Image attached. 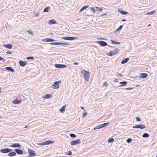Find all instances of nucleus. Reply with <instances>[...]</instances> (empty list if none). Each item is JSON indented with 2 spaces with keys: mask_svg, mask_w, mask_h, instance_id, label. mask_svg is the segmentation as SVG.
<instances>
[{
  "mask_svg": "<svg viewBox=\"0 0 157 157\" xmlns=\"http://www.w3.org/2000/svg\"><path fill=\"white\" fill-rule=\"evenodd\" d=\"M66 106V105H63L60 109V111L61 113H63L65 110Z\"/></svg>",
  "mask_w": 157,
  "mask_h": 157,
  "instance_id": "obj_22",
  "label": "nucleus"
},
{
  "mask_svg": "<svg viewBox=\"0 0 157 157\" xmlns=\"http://www.w3.org/2000/svg\"><path fill=\"white\" fill-rule=\"evenodd\" d=\"M12 151V149L7 148L2 149L0 150V151L2 153H6L10 152Z\"/></svg>",
  "mask_w": 157,
  "mask_h": 157,
  "instance_id": "obj_6",
  "label": "nucleus"
},
{
  "mask_svg": "<svg viewBox=\"0 0 157 157\" xmlns=\"http://www.w3.org/2000/svg\"><path fill=\"white\" fill-rule=\"evenodd\" d=\"M149 136V134L147 133H145L143 135V137H148Z\"/></svg>",
  "mask_w": 157,
  "mask_h": 157,
  "instance_id": "obj_30",
  "label": "nucleus"
},
{
  "mask_svg": "<svg viewBox=\"0 0 157 157\" xmlns=\"http://www.w3.org/2000/svg\"><path fill=\"white\" fill-rule=\"evenodd\" d=\"M54 142V141H51V140H48L44 142H43L42 143H40L38 144V145H48L50 144H53Z\"/></svg>",
  "mask_w": 157,
  "mask_h": 157,
  "instance_id": "obj_4",
  "label": "nucleus"
},
{
  "mask_svg": "<svg viewBox=\"0 0 157 157\" xmlns=\"http://www.w3.org/2000/svg\"><path fill=\"white\" fill-rule=\"evenodd\" d=\"M3 46L5 48L9 49H11L12 48L13 45L11 44H3Z\"/></svg>",
  "mask_w": 157,
  "mask_h": 157,
  "instance_id": "obj_14",
  "label": "nucleus"
},
{
  "mask_svg": "<svg viewBox=\"0 0 157 157\" xmlns=\"http://www.w3.org/2000/svg\"><path fill=\"white\" fill-rule=\"evenodd\" d=\"M129 60V58H125L124 59V60H122L121 61V63L122 64H124V63H126L128 62V61Z\"/></svg>",
  "mask_w": 157,
  "mask_h": 157,
  "instance_id": "obj_21",
  "label": "nucleus"
},
{
  "mask_svg": "<svg viewBox=\"0 0 157 157\" xmlns=\"http://www.w3.org/2000/svg\"><path fill=\"white\" fill-rule=\"evenodd\" d=\"M99 39H103L102 38H100Z\"/></svg>",
  "mask_w": 157,
  "mask_h": 157,
  "instance_id": "obj_58",
  "label": "nucleus"
},
{
  "mask_svg": "<svg viewBox=\"0 0 157 157\" xmlns=\"http://www.w3.org/2000/svg\"><path fill=\"white\" fill-rule=\"evenodd\" d=\"M96 42L102 46H106L107 45V43L103 41H97Z\"/></svg>",
  "mask_w": 157,
  "mask_h": 157,
  "instance_id": "obj_8",
  "label": "nucleus"
},
{
  "mask_svg": "<svg viewBox=\"0 0 157 157\" xmlns=\"http://www.w3.org/2000/svg\"><path fill=\"white\" fill-rule=\"evenodd\" d=\"M117 76L119 77H121L122 76V75L120 73H118L117 75Z\"/></svg>",
  "mask_w": 157,
  "mask_h": 157,
  "instance_id": "obj_44",
  "label": "nucleus"
},
{
  "mask_svg": "<svg viewBox=\"0 0 157 157\" xmlns=\"http://www.w3.org/2000/svg\"><path fill=\"white\" fill-rule=\"evenodd\" d=\"M148 76V74L146 73H141L140 76V78H144Z\"/></svg>",
  "mask_w": 157,
  "mask_h": 157,
  "instance_id": "obj_15",
  "label": "nucleus"
},
{
  "mask_svg": "<svg viewBox=\"0 0 157 157\" xmlns=\"http://www.w3.org/2000/svg\"><path fill=\"white\" fill-rule=\"evenodd\" d=\"M9 155L10 156H13L16 155V153L15 152H12L10 153L9 154Z\"/></svg>",
  "mask_w": 157,
  "mask_h": 157,
  "instance_id": "obj_25",
  "label": "nucleus"
},
{
  "mask_svg": "<svg viewBox=\"0 0 157 157\" xmlns=\"http://www.w3.org/2000/svg\"><path fill=\"white\" fill-rule=\"evenodd\" d=\"M118 11L119 13L123 15H126L128 13L127 12L123 11L121 9H118Z\"/></svg>",
  "mask_w": 157,
  "mask_h": 157,
  "instance_id": "obj_18",
  "label": "nucleus"
},
{
  "mask_svg": "<svg viewBox=\"0 0 157 157\" xmlns=\"http://www.w3.org/2000/svg\"><path fill=\"white\" fill-rule=\"evenodd\" d=\"M49 7H46L45 9H44V12H48L49 11Z\"/></svg>",
  "mask_w": 157,
  "mask_h": 157,
  "instance_id": "obj_31",
  "label": "nucleus"
},
{
  "mask_svg": "<svg viewBox=\"0 0 157 157\" xmlns=\"http://www.w3.org/2000/svg\"><path fill=\"white\" fill-rule=\"evenodd\" d=\"M81 108L82 109H84V108L83 107H82V106H81Z\"/></svg>",
  "mask_w": 157,
  "mask_h": 157,
  "instance_id": "obj_54",
  "label": "nucleus"
},
{
  "mask_svg": "<svg viewBox=\"0 0 157 157\" xmlns=\"http://www.w3.org/2000/svg\"><path fill=\"white\" fill-rule=\"evenodd\" d=\"M27 32L29 33V34H32V35H33V32L32 31H29V30H28V31H27Z\"/></svg>",
  "mask_w": 157,
  "mask_h": 157,
  "instance_id": "obj_39",
  "label": "nucleus"
},
{
  "mask_svg": "<svg viewBox=\"0 0 157 157\" xmlns=\"http://www.w3.org/2000/svg\"><path fill=\"white\" fill-rule=\"evenodd\" d=\"M81 73L83 77L85 80L86 81H88L89 80L90 76L89 72L83 69L81 71Z\"/></svg>",
  "mask_w": 157,
  "mask_h": 157,
  "instance_id": "obj_1",
  "label": "nucleus"
},
{
  "mask_svg": "<svg viewBox=\"0 0 157 157\" xmlns=\"http://www.w3.org/2000/svg\"><path fill=\"white\" fill-rule=\"evenodd\" d=\"M5 69L7 70L10 71L12 72L14 71V70L13 69L10 67H6L5 68Z\"/></svg>",
  "mask_w": 157,
  "mask_h": 157,
  "instance_id": "obj_19",
  "label": "nucleus"
},
{
  "mask_svg": "<svg viewBox=\"0 0 157 157\" xmlns=\"http://www.w3.org/2000/svg\"><path fill=\"white\" fill-rule=\"evenodd\" d=\"M61 157V156H60V157Z\"/></svg>",
  "mask_w": 157,
  "mask_h": 157,
  "instance_id": "obj_59",
  "label": "nucleus"
},
{
  "mask_svg": "<svg viewBox=\"0 0 157 157\" xmlns=\"http://www.w3.org/2000/svg\"><path fill=\"white\" fill-rule=\"evenodd\" d=\"M81 141L79 139L77 140H76L72 141L71 142V146H73L80 144Z\"/></svg>",
  "mask_w": 157,
  "mask_h": 157,
  "instance_id": "obj_5",
  "label": "nucleus"
},
{
  "mask_svg": "<svg viewBox=\"0 0 157 157\" xmlns=\"http://www.w3.org/2000/svg\"><path fill=\"white\" fill-rule=\"evenodd\" d=\"M52 94H47L44 96L43 98L45 99H48L52 98Z\"/></svg>",
  "mask_w": 157,
  "mask_h": 157,
  "instance_id": "obj_16",
  "label": "nucleus"
},
{
  "mask_svg": "<svg viewBox=\"0 0 157 157\" xmlns=\"http://www.w3.org/2000/svg\"><path fill=\"white\" fill-rule=\"evenodd\" d=\"M118 52L119 49L118 48H116L114 51L109 52L108 53L107 55L110 56H112L117 54Z\"/></svg>",
  "mask_w": 157,
  "mask_h": 157,
  "instance_id": "obj_3",
  "label": "nucleus"
},
{
  "mask_svg": "<svg viewBox=\"0 0 157 157\" xmlns=\"http://www.w3.org/2000/svg\"><path fill=\"white\" fill-rule=\"evenodd\" d=\"M62 39L66 40H73L76 39V37H62Z\"/></svg>",
  "mask_w": 157,
  "mask_h": 157,
  "instance_id": "obj_10",
  "label": "nucleus"
},
{
  "mask_svg": "<svg viewBox=\"0 0 157 157\" xmlns=\"http://www.w3.org/2000/svg\"><path fill=\"white\" fill-rule=\"evenodd\" d=\"M74 64L75 65H77L78 64V62H75Z\"/></svg>",
  "mask_w": 157,
  "mask_h": 157,
  "instance_id": "obj_50",
  "label": "nucleus"
},
{
  "mask_svg": "<svg viewBox=\"0 0 157 157\" xmlns=\"http://www.w3.org/2000/svg\"><path fill=\"white\" fill-rule=\"evenodd\" d=\"M34 59V58L33 57H30V56L26 58V59Z\"/></svg>",
  "mask_w": 157,
  "mask_h": 157,
  "instance_id": "obj_38",
  "label": "nucleus"
},
{
  "mask_svg": "<svg viewBox=\"0 0 157 157\" xmlns=\"http://www.w3.org/2000/svg\"><path fill=\"white\" fill-rule=\"evenodd\" d=\"M56 45H68L69 44L65 43L56 42Z\"/></svg>",
  "mask_w": 157,
  "mask_h": 157,
  "instance_id": "obj_24",
  "label": "nucleus"
},
{
  "mask_svg": "<svg viewBox=\"0 0 157 157\" xmlns=\"http://www.w3.org/2000/svg\"><path fill=\"white\" fill-rule=\"evenodd\" d=\"M70 136L71 137L73 138H75L76 137V136L73 133H71L70 134Z\"/></svg>",
  "mask_w": 157,
  "mask_h": 157,
  "instance_id": "obj_36",
  "label": "nucleus"
},
{
  "mask_svg": "<svg viewBox=\"0 0 157 157\" xmlns=\"http://www.w3.org/2000/svg\"><path fill=\"white\" fill-rule=\"evenodd\" d=\"M46 40L47 41L52 42L54 41L53 39L50 38H46Z\"/></svg>",
  "mask_w": 157,
  "mask_h": 157,
  "instance_id": "obj_32",
  "label": "nucleus"
},
{
  "mask_svg": "<svg viewBox=\"0 0 157 157\" xmlns=\"http://www.w3.org/2000/svg\"><path fill=\"white\" fill-rule=\"evenodd\" d=\"M56 23V21L52 19L49 21L48 22V24L51 25L53 24H55Z\"/></svg>",
  "mask_w": 157,
  "mask_h": 157,
  "instance_id": "obj_20",
  "label": "nucleus"
},
{
  "mask_svg": "<svg viewBox=\"0 0 157 157\" xmlns=\"http://www.w3.org/2000/svg\"><path fill=\"white\" fill-rule=\"evenodd\" d=\"M2 92V89L0 87V93H1Z\"/></svg>",
  "mask_w": 157,
  "mask_h": 157,
  "instance_id": "obj_55",
  "label": "nucleus"
},
{
  "mask_svg": "<svg viewBox=\"0 0 157 157\" xmlns=\"http://www.w3.org/2000/svg\"><path fill=\"white\" fill-rule=\"evenodd\" d=\"M123 26V25H121L117 29V31H120L122 29Z\"/></svg>",
  "mask_w": 157,
  "mask_h": 157,
  "instance_id": "obj_34",
  "label": "nucleus"
},
{
  "mask_svg": "<svg viewBox=\"0 0 157 157\" xmlns=\"http://www.w3.org/2000/svg\"><path fill=\"white\" fill-rule=\"evenodd\" d=\"M21 101H20L16 99L13 101V102L14 104H16L19 103L21 102Z\"/></svg>",
  "mask_w": 157,
  "mask_h": 157,
  "instance_id": "obj_28",
  "label": "nucleus"
},
{
  "mask_svg": "<svg viewBox=\"0 0 157 157\" xmlns=\"http://www.w3.org/2000/svg\"><path fill=\"white\" fill-rule=\"evenodd\" d=\"M91 11H93L94 13H95V10L94 8L93 7H92L91 8Z\"/></svg>",
  "mask_w": 157,
  "mask_h": 157,
  "instance_id": "obj_43",
  "label": "nucleus"
},
{
  "mask_svg": "<svg viewBox=\"0 0 157 157\" xmlns=\"http://www.w3.org/2000/svg\"><path fill=\"white\" fill-rule=\"evenodd\" d=\"M155 13V10L151 11L150 12L148 13H147V15L153 14L154 13Z\"/></svg>",
  "mask_w": 157,
  "mask_h": 157,
  "instance_id": "obj_29",
  "label": "nucleus"
},
{
  "mask_svg": "<svg viewBox=\"0 0 157 157\" xmlns=\"http://www.w3.org/2000/svg\"><path fill=\"white\" fill-rule=\"evenodd\" d=\"M126 21V20H125V19H123L122 21Z\"/></svg>",
  "mask_w": 157,
  "mask_h": 157,
  "instance_id": "obj_56",
  "label": "nucleus"
},
{
  "mask_svg": "<svg viewBox=\"0 0 157 157\" xmlns=\"http://www.w3.org/2000/svg\"><path fill=\"white\" fill-rule=\"evenodd\" d=\"M120 83L121 84V85L120 86H125L127 84V82L126 81H124L123 82H120Z\"/></svg>",
  "mask_w": 157,
  "mask_h": 157,
  "instance_id": "obj_26",
  "label": "nucleus"
},
{
  "mask_svg": "<svg viewBox=\"0 0 157 157\" xmlns=\"http://www.w3.org/2000/svg\"><path fill=\"white\" fill-rule=\"evenodd\" d=\"M132 88H130L129 87L127 89V90H131L132 89Z\"/></svg>",
  "mask_w": 157,
  "mask_h": 157,
  "instance_id": "obj_52",
  "label": "nucleus"
},
{
  "mask_svg": "<svg viewBox=\"0 0 157 157\" xmlns=\"http://www.w3.org/2000/svg\"><path fill=\"white\" fill-rule=\"evenodd\" d=\"M103 86H108V84L107 83V82H105L103 83Z\"/></svg>",
  "mask_w": 157,
  "mask_h": 157,
  "instance_id": "obj_40",
  "label": "nucleus"
},
{
  "mask_svg": "<svg viewBox=\"0 0 157 157\" xmlns=\"http://www.w3.org/2000/svg\"><path fill=\"white\" fill-rule=\"evenodd\" d=\"M156 157H157V155H156Z\"/></svg>",
  "mask_w": 157,
  "mask_h": 157,
  "instance_id": "obj_60",
  "label": "nucleus"
},
{
  "mask_svg": "<svg viewBox=\"0 0 157 157\" xmlns=\"http://www.w3.org/2000/svg\"><path fill=\"white\" fill-rule=\"evenodd\" d=\"M109 124V122H107L106 123H104L103 124L100 125L98 126L97 128H94L95 129H99L100 128H103L107 125H108Z\"/></svg>",
  "mask_w": 157,
  "mask_h": 157,
  "instance_id": "obj_9",
  "label": "nucleus"
},
{
  "mask_svg": "<svg viewBox=\"0 0 157 157\" xmlns=\"http://www.w3.org/2000/svg\"><path fill=\"white\" fill-rule=\"evenodd\" d=\"M55 66L57 68H62L67 67L66 65L61 64H56L55 65Z\"/></svg>",
  "mask_w": 157,
  "mask_h": 157,
  "instance_id": "obj_11",
  "label": "nucleus"
},
{
  "mask_svg": "<svg viewBox=\"0 0 157 157\" xmlns=\"http://www.w3.org/2000/svg\"><path fill=\"white\" fill-rule=\"evenodd\" d=\"M136 121H141V119L138 117H136Z\"/></svg>",
  "mask_w": 157,
  "mask_h": 157,
  "instance_id": "obj_42",
  "label": "nucleus"
},
{
  "mask_svg": "<svg viewBox=\"0 0 157 157\" xmlns=\"http://www.w3.org/2000/svg\"><path fill=\"white\" fill-rule=\"evenodd\" d=\"M29 127V125H26V126L25 128H28V127Z\"/></svg>",
  "mask_w": 157,
  "mask_h": 157,
  "instance_id": "obj_53",
  "label": "nucleus"
},
{
  "mask_svg": "<svg viewBox=\"0 0 157 157\" xmlns=\"http://www.w3.org/2000/svg\"><path fill=\"white\" fill-rule=\"evenodd\" d=\"M15 151L18 154L22 155L23 154V151L21 150L15 149Z\"/></svg>",
  "mask_w": 157,
  "mask_h": 157,
  "instance_id": "obj_17",
  "label": "nucleus"
},
{
  "mask_svg": "<svg viewBox=\"0 0 157 157\" xmlns=\"http://www.w3.org/2000/svg\"><path fill=\"white\" fill-rule=\"evenodd\" d=\"M146 126L144 124L135 125L133 126V128H139L141 129L145 128Z\"/></svg>",
  "mask_w": 157,
  "mask_h": 157,
  "instance_id": "obj_7",
  "label": "nucleus"
},
{
  "mask_svg": "<svg viewBox=\"0 0 157 157\" xmlns=\"http://www.w3.org/2000/svg\"><path fill=\"white\" fill-rule=\"evenodd\" d=\"M132 141V139L130 138L128 139L127 140V142L128 143H129L131 142Z\"/></svg>",
  "mask_w": 157,
  "mask_h": 157,
  "instance_id": "obj_41",
  "label": "nucleus"
},
{
  "mask_svg": "<svg viewBox=\"0 0 157 157\" xmlns=\"http://www.w3.org/2000/svg\"><path fill=\"white\" fill-rule=\"evenodd\" d=\"M96 8L97 9V10H98L100 11H102L103 10V9L101 7H96Z\"/></svg>",
  "mask_w": 157,
  "mask_h": 157,
  "instance_id": "obj_35",
  "label": "nucleus"
},
{
  "mask_svg": "<svg viewBox=\"0 0 157 157\" xmlns=\"http://www.w3.org/2000/svg\"><path fill=\"white\" fill-rule=\"evenodd\" d=\"M111 42L112 43H113V44H119L120 43V42H117V41H114V40H111Z\"/></svg>",
  "mask_w": 157,
  "mask_h": 157,
  "instance_id": "obj_27",
  "label": "nucleus"
},
{
  "mask_svg": "<svg viewBox=\"0 0 157 157\" xmlns=\"http://www.w3.org/2000/svg\"><path fill=\"white\" fill-rule=\"evenodd\" d=\"M150 25H151V24H149V25H148V26H150Z\"/></svg>",
  "mask_w": 157,
  "mask_h": 157,
  "instance_id": "obj_57",
  "label": "nucleus"
},
{
  "mask_svg": "<svg viewBox=\"0 0 157 157\" xmlns=\"http://www.w3.org/2000/svg\"><path fill=\"white\" fill-rule=\"evenodd\" d=\"M87 115V113L86 112L83 113V114H82L83 117H86V116Z\"/></svg>",
  "mask_w": 157,
  "mask_h": 157,
  "instance_id": "obj_37",
  "label": "nucleus"
},
{
  "mask_svg": "<svg viewBox=\"0 0 157 157\" xmlns=\"http://www.w3.org/2000/svg\"><path fill=\"white\" fill-rule=\"evenodd\" d=\"M6 54H12V52H10V51H8L7 52H6Z\"/></svg>",
  "mask_w": 157,
  "mask_h": 157,
  "instance_id": "obj_46",
  "label": "nucleus"
},
{
  "mask_svg": "<svg viewBox=\"0 0 157 157\" xmlns=\"http://www.w3.org/2000/svg\"><path fill=\"white\" fill-rule=\"evenodd\" d=\"M56 42H54V43H51L50 44H54V45H56Z\"/></svg>",
  "mask_w": 157,
  "mask_h": 157,
  "instance_id": "obj_49",
  "label": "nucleus"
},
{
  "mask_svg": "<svg viewBox=\"0 0 157 157\" xmlns=\"http://www.w3.org/2000/svg\"><path fill=\"white\" fill-rule=\"evenodd\" d=\"M114 81L115 82H118V79H117V78H116L114 80Z\"/></svg>",
  "mask_w": 157,
  "mask_h": 157,
  "instance_id": "obj_48",
  "label": "nucleus"
},
{
  "mask_svg": "<svg viewBox=\"0 0 157 157\" xmlns=\"http://www.w3.org/2000/svg\"><path fill=\"white\" fill-rule=\"evenodd\" d=\"M4 59L0 56V61L2 60H4Z\"/></svg>",
  "mask_w": 157,
  "mask_h": 157,
  "instance_id": "obj_47",
  "label": "nucleus"
},
{
  "mask_svg": "<svg viewBox=\"0 0 157 157\" xmlns=\"http://www.w3.org/2000/svg\"><path fill=\"white\" fill-rule=\"evenodd\" d=\"M89 7V5L87 6H84L83 7H82L79 10V12H81L83 10H84L87 8Z\"/></svg>",
  "mask_w": 157,
  "mask_h": 157,
  "instance_id": "obj_23",
  "label": "nucleus"
},
{
  "mask_svg": "<svg viewBox=\"0 0 157 157\" xmlns=\"http://www.w3.org/2000/svg\"><path fill=\"white\" fill-rule=\"evenodd\" d=\"M72 154V152L71 151H69L68 153V155H71Z\"/></svg>",
  "mask_w": 157,
  "mask_h": 157,
  "instance_id": "obj_45",
  "label": "nucleus"
},
{
  "mask_svg": "<svg viewBox=\"0 0 157 157\" xmlns=\"http://www.w3.org/2000/svg\"><path fill=\"white\" fill-rule=\"evenodd\" d=\"M107 14V13H104L103 14H102L101 16H104V15H105Z\"/></svg>",
  "mask_w": 157,
  "mask_h": 157,
  "instance_id": "obj_51",
  "label": "nucleus"
},
{
  "mask_svg": "<svg viewBox=\"0 0 157 157\" xmlns=\"http://www.w3.org/2000/svg\"><path fill=\"white\" fill-rule=\"evenodd\" d=\"M10 146L12 147L15 148L17 147H21V146L18 143H15L13 144L10 145Z\"/></svg>",
  "mask_w": 157,
  "mask_h": 157,
  "instance_id": "obj_12",
  "label": "nucleus"
},
{
  "mask_svg": "<svg viewBox=\"0 0 157 157\" xmlns=\"http://www.w3.org/2000/svg\"><path fill=\"white\" fill-rule=\"evenodd\" d=\"M19 64L21 66L24 67L27 64V62L26 61L20 60L19 61Z\"/></svg>",
  "mask_w": 157,
  "mask_h": 157,
  "instance_id": "obj_13",
  "label": "nucleus"
},
{
  "mask_svg": "<svg viewBox=\"0 0 157 157\" xmlns=\"http://www.w3.org/2000/svg\"><path fill=\"white\" fill-rule=\"evenodd\" d=\"M114 141V140L113 138H110L108 140V142L109 143H111L113 142Z\"/></svg>",
  "mask_w": 157,
  "mask_h": 157,
  "instance_id": "obj_33",
  "label": "nucleus"
},
{
  "mask_svg": "<svg viewBox=\"0 0 157 157\" xmlns=\"http://www.w3.org/2000/svg\"><path fill=\"white\" fill-rule=\"evenodd\" d=\"M61 81V80L56 81L53 84L52 86H54L55 89H57L59 87V84H60Z\"/></svg>",
  "mask_w": 157,
  "mask_h": 157,
  "instance_id": "obj_2",
  "label": "nucleus"
}]
</instances>
